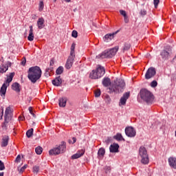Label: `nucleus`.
I'll list each match as a JSON object with an SVG mask.
<instances>
[{
    "instance_id": "obj_63",
    "label": "nucleus",
    "mask_w": 176,
    "mask_h": 176,
    "mask_svg": "<svg viewBox=\"0 0 176 176\" xmlns=\"http://www.w3.org/2000/svg\"><path fill=\"white\" fill-rule=\"evenodd\" d=\"M33 124H35V122H33Z\"/></svg>"
},
{
    "instance_id": "obj_4",
    "label": "nucleus",
    "mask_w": 176,
    "mask_h": 176,
    "mask_svg": "<svg viewBox=\"0 0 176 176\" xmlns=\"http://www.w3.org/2000/svg\"><path fill=\"white\" fill-rule=\"evenodd\" d=\"M119 50V46H116L110 50H106L96 57L97 58H112Z\"/></svg>"
},
{
    "instance_id": "obj_47",
    "label": "nucleus",
    "mask_w": 176,
    "mask_h": 176,
    "mask_svg": "<svg viewBox=\"0 0 176 176\" xmlns=\"http://www.w3.org/2000/svg\"><path fill=\"white\" fill-rule=\"evenodd\" d=\"M25 63H27V60L25 59V57H23V58H22V61H21V65H25Z\"/></svg>"
},
{
    "instance_id": "obj_33",
    "label": "nucleus",
    "mask_w": 176,
    "mask_h": 176,
    "mask_svg": "<svg viewBox=\"0 0 176 176\" xmlns=\"http://www.w3.org/2000/svg\"><path fill=\"white\" fill-rule=\"evenodd\" d=\"M131 47V45L129 43H125L123 47V52L129 50Z\"/></svg>"
},
{
    "instance_id": "obj_38",
    "label": "nucleus",
    "mask_w": 176,
    "mask_h": 176,
    "mask_svg": "<svg viewBox=\"0 0 176 176\" xmlns=\"http://www.w3.org/2000/svg\"><path fill=\"white\" fill-rule=\"evenodd\" d=\"M33 173L38 174L39 173V166H35L33 167Z\"/></svg>"
},
{
    "instance_id": "obj_20",
    "label": "nucleus",
    "mask_w": 176,
    "mask_h": 176,
    "mask_svg": "<svg viewBox=\"0 0 176 176\" xmlns=\"http://www.w3.org/2000/svg\"><path fill=\"white\" fill-rule=\"evenodd\" d=\"M37 25L38 30H42L43 28H45V19L43 17L38 19Z\"/></svg>"
},
{
    "instance_id": "obj_58",
    "label": "nucleus",
    "mask_w": 176,
    "mask_h": 176,
    "mask_svg": "<svg viewBox=\"0 0 176 176\" xmlns=\"http://www.w3.org/2000/svg\"><path fill=\"white\" fill-rule=\"evenodd\" d=\"M4 173L3 172H0V176H3L4 175Z\"/></svg>"
},
{
    "instance_id": "obj_57",
    "label": "nucleus",
    "mask_w": 176,
    "mask_h": 176,
    "mask_svg": "<svg viewBox=\"0 0 176 176\" xmlns=\"http://www.w3.org/2000/svg\"><path fill=\"white\" fill-rule=\"evenodd\" d=\"M31 115H32L33 118H36V116L35 115V113H34V112L32 113Z\"/></svg>"
},
{
    "instance_id": "obj_35",
    "label": "nucleus",
    "mask_w": 176,
    "mask_h": 176,
    "mask_svg": "<svg viewBox=\"0 0 176 176\" xmlns=\"http://www.w3.org/2000/svg\"><path fill=\"white\" fill-rule=\"evenodd\" d=\"M44 6H45V4L43 3V1H40L39 7H38L39 12H42V10H43Z\"/></svg>"
},
{
    "instance_id": "obj_29",
    "label": "nucleus",
    "mask_w": 176,
    "mask_h": 176,
    "mask_svg": "<svg viewBox=\"0 0 176 176\" xmlns=\"http://www.w3.org/2000/svg\"><path fill=\"white\" fill-rule=\"evenodd\" d=\"M14 77V72L10 73L9 77L6 80L7 85H9V83H10V82L13 80Z\"/></svg>"
},
{
    "instance_id": "obj_40",
    "label": "nucleus",
    "mask_w": 176,
    "mask_h": 176,
    "mask_svg": "<svg viewBox=\"0 0 176 176\" xmlns=\"http://www.w3.org/2000/svg\"><path fill=\"white\" fill-rule=\"evenodd\" d=\"M72 36L73 38H78V32L76 30H73L72 33Z\"/></svg>"
},
{
    "instance_id": "obj_18",
    "label": "nucleus",
    "mask_w": 176,
    "mask_h": 176,
    "mask_svg": "<svg viewBox=\"0 0 176 176\" xmlns=\"http://www.w3.org/2000/svg\"><path fill=\"white\" fill-rule=\"evenodd\" d=\"M109 151L111 153H118L119 152V144L116 143H113L110 145Z\"/></svg>"
},
{
    "instance_id": "obj_12",
    "label": "nucleus",
    "mask_w": 176,
    "mask_h": 176,
    "mask_svg": "<svg viewBox=\"0 0 176 176\" xmlns=\"http://www.w3.org/2000/svg\"><path fill=\"white\" fill-rule=\"evenodd\" d=\"M129 98H130V92L124 93L120 100V107L122 105H126V102H127V100H129Z\"/></svg>"
},
{
    "instance_id": "obj_30",
    "label": "nucleus",
    "mask_w": 176,
    "mask_h": 176,
    "mask_svg": "<svg viewBox=\"0 0 176 176\" xmlns=\"http://www.w3.org/2000/svg\"><path fill=\"white\" fill-rule=\"evenodd\" d=\"M104 155H105V148L102 147V148H99V150L98 151V155L101 157H104Z\"/></svg>"
},
{
    "instance_id": "obj_5",
    "label": "nucleus",
    "mask_w": 176,
    "mask_h": 176,
    "mask_svg": "<svg viewBox=\"0 0 176 176\" xmlns=\"http://www.w3.org/2000/svg\"><path fill=\"white\" fill-rule=\"evenodd\" d=\"M105 75V68L99 65L95 70H92L89 74V78L91 79H100Z\"/></svg>"
},
{
    "instance_id": "obj_52",
    "label": "nucleus",
    "mask_w": 176,
    "mask_h": 176,
    "mask_svg": "<svg viewBox=\"0 0 176 176\" xmlns=\"http://www.w3.org/2000/svg\"><path fill=\"white\" fill-rule=\"evenodd\" d=\"M124 23H129V17L126 16H124Z\"/></svg>"
},
{
    "instance_id": "obj_15",
    "label": "nucleus",
    "mask_w": 176,
    "mask_h": 176,
    "mask_svg": "<svg viewBox=\"0 0 176 176\" xmlns=\"http://www.w3.org/2000/svg\"><path fill=\"white\" fill-rule=\"evenodd\" d=\"M9 135H5L2 136L1 142V148H6V146L9 144Z\"/></svg>"
},
{
    "instance_id": "obj_64",
    "label": "nucleus",
    "mask_w": 176,
    "mask_h": 176,
    "mask_svg": "<svg viewBox=\"0 0 176 176\" xmlns=\"http://www.w3.org/2000/svg\"><path fill=\"white\" fill-rule=\"evenodd\" d=\"M171 20H173V18H172Z\"/></svg>"
},
{
    "instance_id": "obj_55",
    "label": "nucleus",
    "mask_w": 176,
    "mask_h": 176,
    "mask_svg": "<svg viewBox=\"0 0 176 176\" xmlns=\"http://www.w3.org/2000/svg\"><path fill=\"white\" fill-rule=\"evenodd\" d=\"M72 140H73L72 144H75V142H76V138H72Z\"/></svg>"
},
{
    "instance_id": "obj_21",
    "label": "nucleus",
    "mask_w": 176,
    "mask_h": 176,
    "mask_svg": "<svg viewBox=\"0 0 176 176\" xmlns=\"http://www.w3.org/2000/svg\"><path fill=\"white\" fill-rule=\"evenodd\" d=\"M62 83H63V80L60 76L56 77L55 79L52 80V85H54V86H56V87L61 86Z\"/></svg>"
},
{
    "instance_id": "obj_50",
    "label": "nucleus",
    "mask_w": 176,
    "mask_h": 176,
    "mask_svg": "<svg viewBox=\"0 0 176 176\" xmlns=\"http://www.w3.org/2000/svg\"><path fill=\"white\" fill-rule=\"evenodd\" d=\"M6 65L7 66V69H9V67H12V62L8 61Z\"/></svg>"
},
{
    "instance_id": "obj_14",
    "label": "nucleus",
    "mask_w": 176,
    "mask_h": 176,
    "mask_svg": "<svg viewBox=\"0 0 176 176\" xmlns=\"http://www.w3.org/2000/svg\"><path fill=\"white\" fill-rule=\"evenodd\" d=\"M54 58H52L50 61V67H47L45 69V76H47V75H50V72H53L54 67Z\"/></svg>"
},
{
    "instance_id": "obj_36",
    "label": "nucleus",
    "mask_w": 176,
    "mask_h": 176,
    "mask_svg": "<svg viewBox=\"0 0 176 176\" xmlns=\"http://www.w3.org/2000/svg\"><path fill=\"white\" fill-rule=\"evenodd\" d=\"M5 170V164L2 160H0V171H3Z\"/></svg>"
},
{
    "instance_id": "obj_24",
    "label": "nucleus",
    "mask_w": 176,
    "mask_h": 176,
    "mask_svg": "<svg viewBox=\"0 0 176 176\" xmlns=\"http://www.w3.org/2000/svg\"><path fill=\"white\" fill-rule=\"evenodd\" d=\"M102 85L104 86V87H108V86H111V78L104 77L102 81Z\"/></svg>"
},
{
    "instance_id": "obj_8",
    "label": "nucleus",
    "mask_w": 176,
    "mask_h": 176,
    "mask_svg": "<svg viewBox=\"0 0 176 176\" xmlns=\"http://www.w3.org/2000/svg\"><path fill=\"white\" fill-rule=\"evenodd\" d=\"M160 56L164 61L168 60L171 57V49L163 50L160 52Z\"/></svg>"
},
{
    "instance_id": "obj_26",
    "label": "nucleus",
    "mask_w": 176,
    "mask_h": 176,
    "mask_svg": "<svg viewBox=\"0 0 176 176\" xmlns=\"http://www.w3.org/2000/svg\"><path fill=\"white\" fill-rule=\"evenodd\" d=\"M20 87L21 85L19 84V82H14L12 85V89L14 90V91H16V93H20Z\"/></svg>"
},
{
    "instance_id": "obj_42",
    "label": "nucleus",
    "mask_w": 176,
    "mask_h": 176,
    "mask_svg": "<svg viewBox=\"0 0 176 176\" xmlns=\"http://www.w3.org/2000/svg\"><path fill=\"white\" fill-rule=\"evenodd\" d=\"M21 160V156L20 155H18L17 157L15 159L16 163H20V161Z\"/></svg>"
},
{
    "instance_id": "obj_28",
    "label": "nucleus",
    "mask_w": 176,
    "mask_h": 176,
    "mask_svg": "<svg viewBox=\"0 0 176 176\" xmlns=\"http://www.w3.org/2000/svg\"><path fill=\"white\" fill-rule=\"evenodd\" d=\"M75 46H76V44L73 43L71 46V52H70V56L72 57H75Z\"/></svg>"
},
{
    "instance_id": "obj_49",
    "label": "nucleus",
    "mask_w": 176,
    "mask_h": 176,
    "mask_svg": "<svg viewBox=\"0 0 176 176\" xmlns=\"http://www.w3.org/2000/svg\"><path fill=\"white\" fill-rule=\"evenodd\" d=\"M8 123H9V122H6V121H4V123L2 124V128L5 129L6 130V129H8V126H6V124H8Z\"/></svg>"
},
{
    "instance_id": "obj_34",
    "label": "nucleus",
    "mask_w": 176,
    "mask_h": 176,
    "mask_svg": "<svg viewBox=\"0 0 176 176\" xmlns=\"http://www.w3.org/2000/svg\"><path fill=\"white\" fill-rule=\"evenodd\" d=\"M43 151V148H42V147H41V146H37L35 148V151L37 155H41Z\"/></svg>"
},
{
    "instance_id": "obj_11",
    "label": "nucleus",
    "mask_w": 176,
    "mask_h": 176,
    "mask_svg": "<svg viewBox=\"0 0 176 176\" xmlns=\"http://www.w3.org/2000/svg\"><path fill=\"white\" fill-rule=\"evenodd\" d=\"M125 134L127 137L133 138L135 137L136 132L133 126H129L125 129Z\"/></svg>"
},
{
    "instance_id": "obj_61",
    "label": "nucleus",
    "mask_w": 176,
    "mask_h": 176,
    "mask_svg": "<svg viewBox=\"0 0 176 176\" xmlns=\"http://www.w3.org/2000/svg\"><path fill=\"white\" fill-rule=\"evenodd\" d=\"M76 10H78V8H75V9L74 10V12H76Z\"/></svg>"
},
{
    "instance_id": "obj_62",
    "label": "nucleus",
    "mask_w": 176,
    "mask_h": 176,
    "mask_svg": "<svg viewBox=\"0 0 176 176\" xmlns=\"http://www.w3.org/2000/svg\"><path fill=\"white\" fill-rule=\"evenodd\" d=\"M54 2H56V1H57V0H54Z\"/></svg>"
},
{
    "instance_id": "obj_6",
    "label": "nucleus",
    "mask_w": 176,
    "mask_h": 176,
    "mask_svg": "<svg viewBox=\"0 0 176 176\" xmlns=\"http://www.w3.org/2000/svg\"><path fill=\"white\" fill-rule=\"evenodd\" d=\"M67 151V143L62 142L61 144L58 146L50 150L49 153L52 156L53 155H57L60 153H64Z\"/></svg>"
},
{
    "instance_id": "obj_3",
    "label": "nucleus",
    "mask_w": 176,
    "mask_h": 176,
    "mask_svg": "<svg viewBox=\"0 0 176 176\" xmlns=\"http://www.w3.org/2000/svg\"><path fill=\"white\" fill-rule=\"evenodd\" d=\"M140 98L147 104V105H152L153 104V100H155V96L152 92L149 91L148 89H144L140 91Z\"/></svg>"
},
{
    "instance_id": "obj_56",
    "label": "nucleus",
    "mask_w": 176,
    "mask_h": 176,
    "mask_svg": "<svg viewBox=\"0 0 176 176\" xmlns=\"http://www.w3.org/2000/svg\"><path fill=\"white\" fill-rule=\"evenodd\" d=\"M4 69L6 70V71H8V66L6 65H4Z\"/></svg>"
},
{
    "instance_id": "obj_46",
    "label": "nucleus",
    "mask_w": 176,
    "mask_h": 176,
    "mask_svg": "<svg viewBox=\"0 0 176 176\" xmlns=\"http://www.w3.org/2000/svg\"><path fill=\"white\" fill-rule=\"evenodd\" d=\"M27 167H28V165H27V164H25L23 167H21L20 169V173H23L24 171V170H25V168H27Z\"/></svg>"
},
{
    "instance_id": "obj_16",
    "label": "nucleus",
    "mask_w": 176,
    "mask_h": 176,
    "mask_svg": "<svg viewBox=\"0 0 176 176\" xmlns=\"http://www.w3.org/2000/svg\"><path fill=\"white\" fill-rule=\"evenodd\" d=\"M74 60H75V56H69L65 64V68L67 69H70L71 67H72V65L74 64Z\"/></svg>"
},
{
    "instance_id": "obj_9",
    "label": "nucleus",
    "mask_w": 176,
    "mask_h": 176,
    "mask_svg": "<svg viewBox=\"0 0 176 176\" xmlns=\"http://www.w3.org/2000/svg\"><path fill=\"white\" fill-rule=\"evenodd\" d=\"M156 75V69L155 67H149L145 74V79H151V78H153Z\"/></svg>"
},
{
    "instance_id": "obj_51",
    "label": "nucleus",
    "mask_w": 176,
    "mask_h": 176,
    "mask_svg": "<svg viewBox=\"0 0 176 176\" xmlns=\"http://www.w3.org/2000/svg\"><path fill=\"white\" fill-rule=\"evenodd\" d=\"M3 117V107H1V112L0 119L2 120Z\"/></svg>"
},
{
    "instance_id": "obj_27",
    "label": "nucleus",
    "mask_w": 176,
    "mask_h": 176,
    "mask_svg": "<svg viewBox=\"0 0 176 176\" xmlns=\"http://www.w3.org/2000/svg\"><path fill=\"white\" fill-rule=\"evenodd\" d=\"M113 138L117 141H124V138H123L122 133H117L116 135L113 136Z\"/></svg>"
},
{
    "instance_id": "obj_43",
    "label": "nucleus",
    "mask_w": 176,
    "mask_h": 176,
    "mask_svg": "<svg viewBox=\"0 0 176 176\" xmlns=\"http://www.w3.org/2000/svg\"><path fill=\"white\" fill-rule=\"evenodd\" d=\"M140 16H146V10H140Z\"/></svg>"
},
{
    "instance_id": "obj_23",
    "label": "nucleus",
    "mask_w": 176,
    "mask_h": 176,
    "mask_svg": "<svg viewBox=\"0 0 176 176\" xmlns=\"http://www.w3.org/2000/svg\"><path fill=\"white\" fill-rule=\"evenodd\" d=\"M168 164L173 168H176V158L174 157H170L168 158Z\"/></svg>"
},
{
    "instance_id": "obj_19",
    "label": "nucleus",
    "mask_w": 176,
    "mask_h": 176,
    "mask_svg": "<svg viewBox=\"0 0 176 176\" xmlns=\"http://www.w3.org/2000/svg\"><path fill=\"white\" fill-rule=\"evenodd\" d=\"M8 86H9V84L3 83L0 89V96L3 97V96H6V90H8Z\"/></svg>"
},
{
    "instance_id": "obj_41",
    "label": "nucleus",
    "mask_w": 176,
    "mask_h": 176,
    "mask_svg": "<svg viewBox=\"0 0 176 176\" xmlns=\"http://www.w3.org/2000/svg\"><path fill=\"white\" fill-rule=\"evenodd\" d=\"M160 2V0H153V3L155 8H157Z\"/></svg>"
},
{
    "instance_id": "obj_22",
    "label": "nucleus",
    "mask_w": 176,
    "mask_h": 176,
    "mask_svg": "<svg viewBox=\"0 0 176 176\" xmlns=\"http://www.w3.org/2000/svg\"><path fill=\"white\" fill-rule=\"evenodd\" d=\"M29 28H30V31H29V35L28 36V40L30 41V42H32V41H34V29L32 25H30Z\"/></svg>"
},
{
    "instance_id": "obj_45",
    "label": "nucleus",
    "mask_w": 176,
    "mask_h": 176,
    "mask_svg": "<svg viewBox=\"0 0 176 176\" xmlns=\"http://www.w3.org/2000/svg\"><path fill=\"white\" fill-rule=\"evenodd\" d=\"M6 72V70H5L4 65H3L2 67H0V74H3Z\"/></svg>"
},
{
    "instance_id": "obj_53",
    "label": "nucleus",
    "mask_w": 176,
    "mask_h": 176,
    "mask_svg": "<svg viewBox=\"0 0 176 176\" xmlns=\"http://www.w3.org/2000/svg\"><path fill=\"white\" fill-rule=\"evenodd\" d=\"M25 120V117H24V116H20L19 117V120Z\"/></svg>"
},
{
    "instance_id": "obj_13",
    "label": "nucleus",
    "mask_w": 176,
    "mask_h": 176,
    "mask_svg": "<svg viewBox=\"0 0 176 176\" xmlns=\"http://www.w3.org/2000/svg\"><path fill=\"white\" fill-rule=\"evenodd\" d=\"M119 32V30H117L115 32L113 33H109L107 34L104 37H103V41L104 42H109V41H112L113 38H115V35Z\"/></svg>"
},
{
    "instance_id": "obj_32",
    "label": "nucleus",
    "mask_w": 176,
    "mask_h": 176,
    "mask_svg": "<svg viewBox=\"0 0 176 176\" xmlns=\"http://www.w3.org/2000/svg\"><path fill=\"white\" fill-rule=\"evenodd\" d=\"M63 72H64V67L63 66L59 67L56 71V75H61Z\"/></svg>"
},
{
    "instance_id": "obj_54",
    "label": "nucleus",
    "mask_w": 176,
    "mask_h": 176,
    "mask_svg": "<svg viewBox=\"0 0 176 176\" xmlns=\"http://www.w3.org/2000/svg\"><path fill=\"white\" fill-rule=\"evenodd\" d=\"M29 111H30V113H32V107H29Z\"/></svg>"
},
{
    "instance_id": "obj_31",
    "label": "nucleus",
    "mask_w": 176,
    "mask_h": 176,
    "mask_svg": "<svg viewBox=\"0 0 176 176\" xmlns=\"http://www.w3.org/2000/svg\"><path fill=\"white\" fill-rule=\"evenodd\" d=\"M33 135H34V129L32 128L27 131L26 136L28 137V138H31Z\"/></svg>"
},
{
    "instance_id": "obj_48",
    "label": "nucleus",
    "mask_w": 176,
    "mask_h": 176,
    "mask_svg": "<svg viewBox=\"0 0 176 176\" xmlns=\"http://www.w3.org/2000/svg\"><path fill=\"white\" fill-rule=\"evenodd\" d=\"M111 141V138H107V139L104 141V142L105 144H107V145H109Z\"/></svg>"
},
{
    "instance_id": "obj_1",
    "label": "nucleus",
    "mask_w": 176,
    "mask_h": 176,
    "mask_svg": "<svg viewBox=\"0 0 176 176\" xmlns=\"http://www.w3.org/2000/svg\"><path fill=\"white\" fill-rule=\"evenodd\" d=\"M124 87H126V82H124V80L122 78H116L107 90H109L108 93L110 94H112V93L118 94V93H123Z\"/></svg>"
},
{
    "instance_id": "obj_25",
    "label": "nucleus",
    "mask_w": 176,
    "mask_h": 176,
    "mask_svg": "<svg viewBox=\"0 0 176 176\" xmlns=\"http://www.w3.org/2000/svg\"><path fill=\"white\" fill-rule=\"evenodd\" d=\"M59 107L64 108L67 105V98H60L58 100Z\"/></svg>"
},
{
    "instance_id": "obj_44",
    "label": "nucleus",
    "mask_w": 176,
    "mask_h": 176,
    "mask_svg": "<svg viewBox=\"0 0 176 176\" xmlns=\"http://www.w3.org/2000/svg\"><path fill=\"white\" fill-rule=\"evenodd\" d=\"M120 14H122V16H123L124 17L127 16V14L126 13V11L124 10H120Z\"/></svg>"
},
{
    "instance_id": "obj_39",
    "label": "nucleus",
    "mask_w": 176,
    "mask_h": 176,
    "mask_svg": "<svg viewBox=\"0 0 176 176\" xmlns=\"http://www.w3.org/2000/svg\"><path fill=\"white\" fill-rule=\"evenodd\" d=\"M151 87H153V88H155V87H156L157 86V81H156V80H153L151 82Z\"/></svg>"
},
{
    "instance_id": "obj_37",
    "label": "nucleus",
    "mask_w": 176,
    "mask_h": 176,
    "mask_svg": "<svg viewBox=\"0 0 176 176\" xmlns=\"http://www.w3.org/2000/svg\"><path fill=\"white\" fill-rule=\"evenodd\" d=\"M94 94H95V97L96 98L100 97V96H101V90L97 89L96 91H95Z\"/></svg>"
},
{
    "instance_id": "obj_60",
    "label": "nucleus",
    "mask_w": 176,
    "mask_h": 176,
    "mask_svg": "<svg viewBox=\"0 0 176 176\" xmlns=\"http://www.w3.org/2000/svg\"><path fill=\"white\" fill-rule=\"evenodd\" d=\"M26 119H28V120H30V116H28V117H26Z\"/></svg>"
},
{
    "instance_id": "obj_59",
    "label": "nucleus",
    "mask_w": 176,
    "mask_h": 176,
    "mask_svg": "<svg viewBox=\"0 0 176 176\" xmlns=\"http://www.w3.org/2000/svg\"><path fill=\"white\" fill-rule=\"evenodd\" d=\"M68 142H69V144H72V140H68Z\"/></svg>"
},
{
    "instance_id": "obj_7",
    "label": "nucleus",
    "mask_w": 176,
    "mask_h": 176,
    "mask_svg": "<svg viewBox=\"0 0 176 176\" xmlns=\"http://www.w3.org/2000/svg\"><path fill=\"white\" fill-rule=\"evenodd\" d=\"M139 155L142 157L141 163L142 164H148L149 163V157L148 156V153L146 148L144 146H140L139 148Z\"/></svg>"
},
{
    "instance_id": "obj_10",
    "label": "nucleus",
    "mask_w": 176,
    "mask_h": 176,
    "mask_svg": "<svg viewBox=\"0 0 176 176\" xmlns=\"http://www.w3.org/2000/svg\"><path fill=\"white\" fill-rule=\"evenodd\" d=\"M12 109L10 108V107H8L6 109V111H5V122L6 123H9V122H10V120L12 119Z\"/></svg>"
},
{
    "instance_id": "obj_2",
    "label": "nucleus",
    "mask_w": 176,
    "mask_h": 176,
    "mask_svg": "<svg viewBox=\"0 0 176 176\" xmlns=\"http://www.w3.org/2000/svg\"><path fill=\"white\" fill-rule=\"evenodd\" d=\"M41 76H42V70L38 66L32 67L28 71V78L32 83H36V81L41 79Z\"/></svg>"
},
{
    "instance_id": "obj_17",
    "label": "nucleus",
    "mask_w": 176,
    "mask_h": 176,
    "mask_svg": "<svg viewBox=\"0 0 176 176\" xmlns=\"http://www.w3.org/2000/svg\"><path fill=\"white\" fill-rule=\"evenodd\" d=\"M86 150L85 148H82L81 150H78L76 154H74L72 156V159H79V157H82L85 155V152Z\"/></svg>"
}]
</instances>
